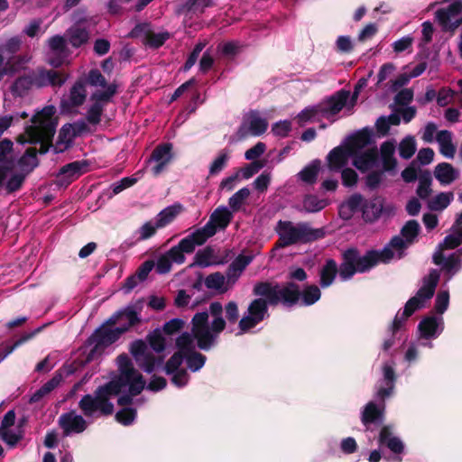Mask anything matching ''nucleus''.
<instances>
[{
	"mask_svg": "<svg viewBox=\"0 0 462 462\" xmlns=\"http://www.w3.org/2000/svg\"><path fill=\"white\" fill-rule=\"evenodd\" d=\"M117 365L118 376L106 385L100 386L95 396L88 394L81 399L79 407L86 416H93L97 412L110 414L114 409L111 398L119 395L118 403L124 405L129 403L134 396L143 390L146 383L142 374L132 366L126 356H118Z\"/></svg>",
	"mask_w": 462,
	"mask_h": 462,
	"instance_id": "obj_1",
	"label": "nucleus"
},
{
	"mask_svg": "<svg viewBox=\"0 0 462 462\" xmlns=\"http://www.w3.org/2000/svg\"><path fill=\"white\" fill-rule=\"evenodd\" d=\"M254 293L265 297L266 300L256 299L250 303L239 321L242 333L249 331L264 319L267 315L266 301L271 304L282 302L288 306L300 301L302 305L310 306L317 302L321 296L320 290L316 285L307 286L300 292L299 287L293 282H288L286 285L260 283L254 287Z\"/></svg>",
	"mask_w": 462,
	"mask_h": 462,
	"instance_id": "obj_2",
	"label": "nucleus"
},
{
	"mask_svg": "<svg viewBox=\"0 0 462 462\" xmlns=\"http://www.w3.org/2000/svg\"><path fill=\"white\" fill-rule=\"evenodd\" d=\"M420 226L417 221L410 220L402 227L400 236L393 237L381 251H370L361 256L354 249L344 254V261L339 269V276L346 281L356 273H365L377 263H387L392 260H398L404 254L405 250L417 236Z\"/></svg>",
	"mask_w": 462,
	"mask_h": 462,
	"instance_id": "obj_3",
	"label": "nucleus"
},
{
	"mask_svg": "<svg viewBox=\"0 0 462 462\" xmlns=\"http://www.w3.org/2000/svg\"><path fill=\"white\" fill-rule=\"evenodd\" d=\"M370 143L371 136L365 131L350 136L328 154V168L339 171L352 159L353 165L360 171L373 169L378 163V151L376 147H369Z\"/></svg>",
	"mask_w": 462,
	"mask_h": 462,
	"instance_id": "obj_4",
	"label": "nucleus"
},
{
	"mask_svg": "<svg viewBox=\"0 0 462 462\" xmlns=\"http://www.w3.org/2000/svg\"><path fill=\"white\" fill-rule=\"evenodd\" d=\"M206 357L196 351L194 340L190 334L183 333L176 339V351L166 362L165 373L171 376V382L177 387L185 386L189 375L185 369V363L189 369L197 372L203 367Z\"/></svg>",
	"mask_w": 462,
	"mask_h": 462,
	"instance_id": "obj_5",
	"label": "nucleus"
},
{
	"mask_svg": "<svg viewBox=\"0 0 462 462\" xmlns=\"http://www.w3.org/2000/svg\"><path fill=\"white\" fill-rule=\"evenodd\" d=\"M23 134L18 137L21 143L40 144L39 152L45 153L51 143L58 125L56 108L47 106L38 112L32 119Z\"/></svg>",
	"mask_w": 462,
	"mask_h": 462,
	"instance_id": "obj_6",
	"label": "nucleus"
},
{
	"mask_svg": "<svg viewBox=\"0 0 462 462\" xmlns=\"http://www.w3.org/2000/svg\"><path fill=\"white\" fill-rule=\"evenodd\" d=\"M209 312L213 317L212 321H208L207 312H199L192 319V335L196 338L198 346L208 350L214 344L218 335L224 330L226 321L222 318L223 306L215 301L209 306Z\"/></svg>",
	"mask_w": 462,
	"mask_h": 462,
	"instance_id": "obj_7",
	"label": "nucleus"
},
{
	"mask_svg": "<svg viewBox=\"0 0 462 462\" xmlns=\"http://www.w3.org/2000/svg\"><path fill=\"white\" fill-rule=\"evenodd\" d=\"M383 379L380 381L377 391L376 398L380 400L379 402L374 401L369 402L362 411L361 420L364 425L377 422L383 417L384 403L383 400L392 395L394 388L395 373L393 363L387 362L383 365Z\"/></svg>",
	"mask_w": 462,
	"mask_h": 462,
	"instance_id": "obj_8",
	"label": "nucleus"
},
{
	"mask_svg": "<svg viewBox=\"0 0 462 462\" xmlns=\"http://www.w3.org/2000/svg\"><path fill=\"white\" fill-rule=\"evenodd\" d=\"M462 244V214L453 226L451 233L448 235L443 243H441L438 250L433 255V261L436 264L442 265L443 271L447 273V281L459 270L460 262L458 257L454 254L448 258L443 255L444 249H454Z\"/></svg>",
	"mask_w": 462,
	"mask_h": 462,
	"instance_id": "obj_9",
	"label": "nucleus"
},
{
	"mask_svg": "<svg viewBox=\"0 0 462 462\" xmlns=\"http://www.w3.org/2000/svg\"><path fill=\"white\" fill-rule=\"evenodd\" d=\"M439 280L438 271L432 270L422 281V285L414 297L410 299L405 305L404 310L396 315L393 321L394 328H398L402 320L410 317L415 310L425 306L426 302L433 296L436 286Z\"/></svg>",
	"mask_w": 462,
	"mask_h": 462,
	"instance_id": "obj_10",
	"label": "nucleus"
},
{
	"mask_svg": "<svg viewBox=\"0 0 462 462\" xmlns=\"http://www.w3.org/2000/svg\"><path fill=\"white\" fill-rule=\"evenodd\" d=\"M279 235L277 247L288 246L299 242H308L319 237V230L311 229L305 223L279 221L276 226Z\"/></svg>",
	"mask_w": 462,
	"mask_h": 462,
	"instance_id": "obj_11",
	"label": "nucleus"
},
{
	"mask_svg": "<svg viewBox=\"0 0 462 462\" xmlns=\"http://www.w3.org/2000/svg\"><path fill=\"white\" fill-rule=\"evenodd\" d=\"M65 81L61 76L53 70H39L34 78L21 77L12 86V92L15 96H23L32 86L43 87L47 85L60 86Z\"/></svg>",
	"mask_w": 462,
	"mask_h": 462,
	"instance_id": "obj_12",
	"label": "nucleus"
},
{
	"mask_svg": "<svg viewBox=\"0 0 462 462\" xmlns=\"http://www.w3.org/2000/svg\"><path fill=\"white\" fill-rule=\"evenodd\" d=\"M124 333V328L120 329L113 325L110 319L95 331L88 341V346L91 347L88 360L94 357L96 352H99L104 346L111 345L116 341Z\"/></svg>",
	"mask_w": 462,
	"mask_h": 462,
	"instance_id": "obj_13",
	"label": "nucleus"
},
{
	"mask_svg": "<svg viewBox=\"0 0 462 462\" xmlns=\"http://www.w3.org/2000/svg\"><path fill=\"white\" fill-rule=\"evenodd\" d=\"M355 105V100L350 98V93L348 91L341 90L329 99L321 103L319 106V111L320 112L321 118H326L330 122H334L335 116L343 108H346L350 112Z\"/></svg>",
	"mask_w": 462,
	"mask_h": 462,
	"instance_id": "obj_14",
	"label": "nucleus"
},
{
	"mask_svg": "<svg viewBox=\"0 0 462 462\" xmlns=\"http://www.w3.org/2000/svg\"><path fill=\"white\" fill-rule=\"evenodd\" d=\"M130 350L137 365L146 373H152L162 363V359L154 357L149 346L142 340L134 341Z\"/></svg>",
	"mask_w": 462,
	"mask_h": 462,
	"instance_id": "obj_15",
	"label": "nucleus"
},
{
	"mask_svg": "<svg viewBox=\"0 0 462 462\" xmlns=\"http://www.w3.org/2000/svg\"><path fill=\"white\" fill-rule=\"evenodd\" d=\"M444 329V319L442 316H427L418 326L419 339L427 340L421 343L422 346L433 347L432 339L437 338Z\"/></svg>",
	"mask_w": 462,
	"mask_h": 462,
	"instance_id": "obj_16",
	"label": "nucleus"
},
{
	"mask_svg": "<svg viewBox=\"0 0 462 462\" xmlns=\"http://www.w3.org/2000/svg\"><path fill=\"white\" fill-rule=\"evenodd\" d=\"M267 127L266 119L262 117L258 112L251 111L245 116L237 134L240 139L246 135L259 136L267 130Z\"/></svg>",
	"mask_w": 462,
	"mask_h": 462,
	"instance_id": "obj_17",
	"label": "nucleus"
},
{
	"mask_svg": "<svg viewBox=\"0 0 462 462\" xmlns=\"http://www.w3.org/2000/svg\"><path fill=\"white\" fill-rule=\"evenodd\" d=\"M69 50L66 48V42L60 36H54L49 40V52L47 60L52 67L58 68L69 63Z\"/></svg>",
	"mask_w": 462,
	"mask_h": 462,
	"instance_id": "obj_18",
	"label": "nucleus"
},
{
	"mask_svg": "<svg viewBox=\"0 0 462 462\" xmlns=\"http://www.w3.org/2000/svg\"><path fill=\"white\" fill-rule=\"evenodd\" d=\"M436 18L446 30H452L462 23V3L457 1L447 9H440L436 13Z\"/></svg>",
	"mask_w": 462,
	"mask_h": 462,
	"instance_id": "obj_19",
	"label": "nucleus"
},
{
	"mask_svg": "<svg viewBox=\"0 0 462 462\" xmlns=\"http://www.w3.org/2000/svg\"><path fill=\"white\" fill-rule=\"evenodd\" d=\"M379 444L386 446L393 454L389 460L400 462L402 461V453L404 450V444L400 438L395 436L390 427L384 426L379 433Z\"/></svg>",
	"mask_w": 462,
	"mask_h": 462,
	"instance_id": "obj_20",
	"label": "nucleus"
},
{
	"mask_svg": "<svg viewBox=\"0 0 462 462\" xmlns=\"http://www.w3.org/2000/svg\"><path fill=\"white\" fill-rule=\"evenodd\" d=\"M15 414L9 411L4 417L0 427V436L7 445L14 447L22 438L20 426L14 425Z\"/></svg>",
	"mask_w": 462,
	"mask_h": 462,
	"instance_id": "obj_21",
	"label": "nucleus"
},
{
	"mask_svg": "<svg viewBox=\"0 0 462 462\" xmlns=\"http://www.w3.org/2000/svg\"><path fill=\"white\" fill-rule=\"evenodd\" d=\"M88 82L97 89L93 93L92 98L97 100H109L116 93V86L106 84L105 78L97 69H93L88 76Z\"/></svg>",
	"mask_w": 462,
	"mask_h": 462,
	"instance_id": "obj_22",
	"label": "nucleus"
},
{
	"mask_svg": "<svg viewBox=\"0 0 462 462\" xmlns=\"http://www.w3.org/2000/svg\"><path fill=\"white\" fill-rule=\"evenodd\" d=\"M141 311V307L136 305H130L122 310H119L113 315L109 319L110 322L117 326L120 329L124 328V333L127 331L132 326L138 322V315Z\"/></svg>",
	"mask_w": 462,
	"mask_h": 462,
	"instance_id": "obj_23",
	"label": "nucleus"
},
{
	"mask_svg": "<svg viewBox=\"0 0 462 462\" xmlns=\"http://www.w3.org/2000/svg\"><path fill=\"white\" fill-rule=\"evenodd\" d=\"M212 236H214V231L208 226H203L181 239L178 245L185 254H190L196 246L201 245Z\"/></svg>",
	"mask_w": 462,
	"mask_h": 462,
	"instance_id": "obj_24",
	"label": "nucleus"
},
{
	"mask_svg": "<svg viewBox=\"0 0 462 462\" xmlns=\"http://www.w3.org/2000/svg\"><path fill=\"white\" fill-rule=\"evenodd\" d=\"M59 424L66 436L80 433L87 428L86 420L75 411L62 414L59 419Z\"/></svg>",
	"mask_w": 462,
	"mask_h": 462,
	"instance_id": "obj_25",
	"label": "nucleus"
},
{
	"mask_svg": "<svg viewBox=\"0 0 462 462\" xmlns=\"http://www.w3.org/2000/svg\"><path fill=\"white\" fill-rule=\"evenodd\" d=\"M87 170L85 162H73L62 167L57 175V182L60 186L66 187L71 181L79 178Z\"/></svg>",
	"mask_w": 462,
	"mask_h": 462,
	"instance_id": "obj_26",
	"label": "nucleus"
},
{
	"mask_svg": "<svg viewBox=\"0 0 462 462\" xmlns=\"http://www.w3.org/2000/svg\"><path fill=\"white\" fill-rule=\"evenodd\" d=\"M171 144H163L162 146L157 147L153 152L152 157V162L153 166L152 167V171L153 175L157 176L161 172H162L165 167L171 161Z\"/></svg>",
	"mask_w": 462,
	"mask_h": 462,
	"instance_id": "obj_27",
	"label": "nucleus"
},
{
	"mask_svg": "<svg viewBox=\"0 0 462 462\" xmlns=\"http://www.w3.org/2000/svg\"><path fill=\"white\" fill-rule=\"evenodd\" d=\"M87 96L85 85L83 82H77L71 88L68 98L61 101V108L64 112H71L73 107L81 105Z\"/></svg>",
	"mask_w": 462,
	"mask_h": 462,
	"instance_id": "obj_28",
	"label": "nucleus"
},
{
	"mask_svg": "<svg viewBox=\"0 0 462 462\" xmlns=\"http://www.w3.org/2000/svg\"><path fill=\"white\" fill-rule=\"evenodd\" d=\"M79 132V127L77 125L68 124L63 125L59 133L58 140L54 146L55 152H61L66 150Z\"/></svg>",
	"mask_w": 462,
	"mask_h": 462,
	"instance_id": "obj_29",
	"label": "nucleus"
},
{
	"mask_svg": "<svg viewBox=\"0 0 462 462\" xmlns=\"http://www.w3.org/2000/svg\"><path fill=\"white\" fill-rule=\"evenodd\" d=\"M232 219V213L225 207L217 208L210 216L209 221L204 226H208L216 234L217 229H224Z\"/></svg>",
	"mask_w": 462,
	"mask_h": 462,
	"instance_id": "obj_30",
	"label": "nucleus"
},
{
	"mask_svg": "<svg viewBox=\"0 0 462 462\" xmlns=\"http://www.w3.org/2000/svg\"><path fill=\"white\" fill-rule=\"evenodd\" d=\"M383 210V199L381 198H374L369 200H364L361 205L362 216L365 221H374L379 217Z\"/></svg>",
	"mask_w": 462,
	"mask_h": 462,
	"instance_id": "obj_31",
	"label": "nucleus"
},
{
	"mask_svg": "<svg viewBox=\"0 0 462 462\" xmlns=\"http://www.w3.org/2000/svg\"><path fill=\"white\" fill-rule=\"evenodd\" d=\"M13 143L7 139L0 142V171H5L7 175L12 176L13 173Z\"/></svg>",
	"mask_w": 462,
	"mask_h": 462,
	"instance_id": "obj_32",
	"label": "nucleus"
},
{
	"mask_svg": "<svg viewBox=\"0 0 462 462\" xmlns=\"http://www.w3.org/2000/svg\"><path fill=\"white\" fill-rule=\"evenodd\" d=\"M20 46V40L17 38L10 39L5 45L0 47V67L10 59H15L14 68L18 69L23 63V60L20 57H11L10 55L15 52Z\"/></svg>",
	"mask_w": 462,
	"mask_h": 462,
	"instance_id": "obj_33",
	"label": "nucleus"
},
{
	"mask_svg": "<svg viewBox=\"0 0 462 462\" xmlns=\"http://www.w3.org/2000/svg\"><path fill=\"white\" fill-rule=\"evenodd\" d=\"M205 284L208 289L222 293L231 289L235 283H230L229 275L227 273L226 276H225L220 273H215L206 278Z\"/></svg>",
	"mask_w": 462,
	"mask_h": 462,
	"instance_id": "obj_34",
	"label": "nucleus"
},
{
	"mask_svg": "<svg viewBox=\"0 0 462 462\" xmlns=\"http://www.w3.org/2000/svg\"><path fill=\"white\" fill-rule=\"evenodd\" d=\"M363 204V198L361 195L354 194L345 202H343L339 208V215L344 219H350L356 212L361 210V205Z\"/></svg>",
	"mask_w": 462,
	"mask_h": 462,
	"instance_id": "obj_35",
	"label": "nucleus"
},
{
	"mask_svg": "<svg viewBox=\"0 0 462 462\" xmlns=\"http://www.w3.org/2000/svg\"><path fill=\"white\" fill-rule=\"evenodd\" d=\"M253 260L252 255H238L230 264L227 274L229 275L230 283H236L245 268Z\"/></svg>",
	"mask_w": 462,
	"mask_h": 462,
	"instance_id": "obj_36",
	"label": "nucleus"
},
{
	"mask_svg": "<svg viewBox=\"0 0 462 462\" xmlns=\"http://www.w3.org/2000/svg\"><path fill=\"white\" fill-rule=\"evenodd\" d=\"M436 140L439 145V152L446 158L451 159L456 153V147L452 143V134L447 130L439 131Z\"/></svg>",
	"mask_w": 462,
	"mask_h": 462,
	"instance_id": "obj_37",
	"label": "nucleus"
},
{
	"mask_svg": "<svg viewBox=\"0 0 462 462\" xmlns=\"http://www.w3.org/2000/svg\"><path fill=\"white\" fill-rule=\"evenodd\" d=\"M396 143L393 141L384 142L380 148L381 162L385 171L393 170L396 165V160L393 157Z\"/></svg>",
	"mask_w": 462,
	"mask_h": 462,
	"instance_id": "obj_38",
	"label": "nucleus"
},
{
	"mask_svg": "<svg viewBox=\"0 0 462 462\" xmlns=\"http://www.w3.org/2000/svg\"><path fill=\"white\" fill-rule=\"evenodd\" d=\"M434 175L442 185H448L457 178V172L449 163L442 162L436 166Z\"/></svg>",
	"mask_w": 462,
	"mask_h": 462,
	"instance_id": "obj_39",
	"label": "nucleus"
},
{
	"mask_svg": "<svg viewBox=\"0 0 462 462\" xmlns=\"http://www.w3.org/2000/svg\"><path fill=\"white\" fill-rule=\"evenodd\" d=\"M182 207L180 204H174L162 210L156 217L157 226L164 227L171 223L180 213Z\"/></svg>",
	"mask_w": 462,
	"mask_h": 462,
	"instance_id": "obj_40",
	"label": "nucleus"
},
{
	"mask_svg": "<svg viewBox=\"0 0 462 462\" xmlns=\"http://www.w3.org/2000/svg\"><path fill=\"white\" fill-rule=\"evenodd\" d=\"M322 167L320 161L316 160L307 165L303 170H301L298 173V176L305 183L313 184L316 182L317 177Z\"/></svg>",
	"mask_w": 462,
	"mask_h": 462,
	"instance_id": "obj_41",
	"label": "nucleus"
},
{
	"mask_svg": "<svg viewBox=\"0 0 462 462\" xmlns=\"http://www.w3.org/2000/svg\"><path fill=\"white\" fill-rule=\"evenodd\" d=\"M230 157L231 151L229 149L221 150L210 163L209 175L214 176L221 172L226 166Z\"/></svg>",
	"mask_w": 462,
	"mask_h": 462,
	"instance_id": "obj_42",
	"label": "nucleus"
},
{
	"mask_svg": "<svg viewBox=\"0 0 462 462\" xmlns=\"http://www.w3.org/2000/svg\"><path fill=\"white\" fill-rule=\"evenodd\" d=\"M337 266L335 261L328 260L320 271V283L322 287L329 286L336 276Z\"/></svg>",
	"mask_w": 462,
	"mask_h": 462,
	"instance_id": "obj_43",
	"label": "nucleus"
},
{
	"mask_svg": "<svg viewBox=\"0 0 462 462\" xmlns=\"http://www.w3.org/2000/svg\"><path fill=\"white\" fill-rule=\"evenodd\" d=\"M217 261L214 254V250L211 248H204L203 250L199 251L196 254L194 264L207 267L212 264L217 263Z\"/></svg>",
	"mask_w": 462,
	"mask_h": 462,
	"instance_id": "obj_44",
	"label": "nucleus"
},
{
	"mask_svg": "<svg viewBox=\"0 0 462 462\" xmlns=\"http://www.w3.org/2000/svg\"><path fill=\"white\" fill-rule=\"evenodd\" d=\"M62 380L61 374H55L50 381H48L41 389L35 392L31 397V402H37L45 394L51 393L57 387Z\"/></svg>",
	"mask_w": 462,
	"mask_h": 462,
	"instance_id": "obj_45",
	"label": "nucleus"
},
{
	"mask_svg": "<svg viewBox=\"0 0 462 462\" xmlns=\"http://www.w3.org/2000/svg\"><path fill=\"white\" fill-rule=\"evenodd\" d=\"M68 37L74 47H79L88 41V33L85 29L73 26L69 30Z\"/></svg>",
	"mask_w": 462,
	"mask_h": 462,
	"instance_id": "obj_46",
	"label": "nucleus"
},
{
	"mask_svg": "<svg viewBox=\"0 0 462 462\" xmlns=\"http://www.w3.org/2000/svg\"><path fill=\"white\" fill-rule=\"evenodd\" d=\"M452 199L451 192L439 193L430 201V208L433 210H442L449 205Z\"/></svg>",
	"mask_w": 462,
	"mask_h": 462,
	"instance_id": "obj_47",
	"label": "nucleus"
},
{
	"mask_svg": "<svg viewBox=\"0 0 462 462\" xmlns=\"http://www.w3.org/2000/svg\"><path fill=\"white\" fill-rule=\"evenodd\" d=\"M321 118L319 106L315 107H309L301 111L298 116L297 121L300 125H303L308 122L318 121Z\"/></svg>",
	"mask_w": 462,
	"mask_h": 462,
	"instance_id": "obj_48",
	"label": "nucleus"
},
{
	"mask_svg": "<svg viewBox=\"0 0 462 462\" xmlns=\"http://www.w3.org/2000/svg\"><path fill=\"white\" fill-rule=\"evenodd\" d=\"M328 205L326 199H320L316 196L310 195L305 197L303 200V208L308 212H317L323 209Z\"/></svg>",
	"mask_w": 462,
	"mask_h": 462,
	"instance_id": "obj_49",
	"label": "nucleus"
},
{
	"mask_svg": "<svg viewBox=\"0 0 462 462\" xmlns=\"http://www.w3.org/2000/svg\"><path fill=\"white\" fill-rule=\"evenodd\" d=\"M400 155L404 159L411 158L416 151V143L413 137H405L399 145Z\"/></svg>",
	"mask_w": 462,
	"mask_h": 462,
	"instance_id": "obj_50",
	"label": "nucleus"
},
{
	"mask_svg": "<svg viewBox=\"0 0 462 462\" xmlns=\"http://www.w3.org/2000/svg\"><path fill=\"white\" fill-rule=\"evenodd\" d=\"M150 347L156 353H161L165 349V338L160 331H153L148 337Z\"/></svg>",
	"mask_w": 462,
	"mask_h": 462,
	"instance_id": "obj_51",
	"label": "nucleus"
},
{
	"mask_svg": "<svg viewBox=\"0 0 462 462\" xmlns=\"http://www.w3.org/2000/svg\"><path fill=\"white\" fill-rule=\"evenodd\" d=\"M36 152L37 150L35 148L27 149L25 154L20 161V164L23 170L30 171L37 165Z\"/></svg>",
	"mask_w": 462,
	"mask_h": 462,
	"instance_id": "obj_52",
	"label": "nucleus"
},
{
	"mask_svg": "<svg viewBox=\"0 0 462 462\" xmlns=\"http://www.w3.org/2000/svg\"><path fill=\"white\" fill-rule=\"evenodd\" d=\"M250 190L247 188H243L236 191L230 199H229V206L234 210L236 211L240 208L244 201L249 197Z\"/></svg>",
	"mask_w": 462,
	"mask_h": 462,
	"instance_id": "obj_53",
	"label": "nucleus"
},
{
	"mask_svg": "<svg viewBox=\"0 0 462 462\" xmlns=\"http://www.w3.org/2000/svg\"><path fill=\"white\" fill-rule=\"evenodd\" d=\"M449 304V293L447 290L440 291L435 300V310L439 316L447 310Z\"/></svg>",
	"mask_w": 462,
	"mask_h": 462,
	"instance_id": "obj_54",
	"label": "nucleus"
},
{
	"mask_svg": "<svg viewBox=\"0 0 462 462\" xmlns=\"http://www.w3.org/2000/svg\"><path fill=\"white\" fill-rule=\"evenodd\" d=\"M263 167V163L261 162H253L245 167L240 169L236 174H238V180L245 179L248 180L253 175L257 173Z\"/></svg>",
	"mask_w": 462,
	"mask_h": 462,
	"instance_id": "obj_55",
	"label": "nucleus"
},
{
	"mask_svg": "<svg viewBox=\"0 0 462 462\" xmlns=\"http://www.w3.org/2000/svg\"><path fill=\"white\" fill-rule=\"evenodd\" d=\"M95 102L90 106L88 112V121L92 124H97L99 122L100 116L103 110V105L107 100H97L93 99Z\"/></svg>",
	"mask_w": 462,
	"mask_h": 462,
	"instance_id": "obj_56",
	"label": "nucleus"
},
{
	"mask_svg": "<svg viewBox=\"0 0 462 462\" xmlns=\"http://www.w3.org/2000/svg\"><path fill=\"white\" fill-rule=\"evenodd\" d=\"M431 177L429 172L421 175L419 179V187L417 189V194L421 199H426L430 191Z\"/></svg>",
	"mask_w": 462,
	"mask_h": 462,
	"instance_id": "obj_57",
	"label": "nucleus"
},
{
	"mask_svg": "<svg viewBox=\"0 0 462 462\" xmlns=\"http://www.w3.org/2000/svg\"><path fill=\"white\" fill-rule=\"evenodd\" d=\"M211 4L212 0H189L187 4L188 12L194 14H201Z\"/></svg>",
	"mask_w": 462,
	"mask_h": 462,
	"instance_id": "obj_58",
	"label": "nucleus"
},
{
	"mask_svg": "<svg viewBox=\"0 0 462 462\" xmlns=\"http://www.w3.org/2000/svg\"><path fill=\"white\" fill-rule=\"evenodd\" d=\"M241 46L236 42H227L220 43L217 47L218 51L226 57H234L240 51Z\"/></svg>",
	"mask_w": 462,
	"mask_h": 462,
	"instance_id": "obj_59",
	"label": "nucleus"
},
{
	"mask_svg": "<svg viewBox=\"0 0 462 462\" xmlns=\"http://www.w3.org/2000/svg\"><path fill=\"white\" fill-rule=\"evenodd\" d=\"M138 180H139V177L123 178L119 181L112 184L111 188H112L113 193L115 195L120 193L124 189H125L129 187H132L134 184H135L137 182Z\"/></svg>",
	"mask_w": 462,
	"mask_h": 462,
	"instance_id": "obj_60",
	"label": "nucleus"
},
{
	"mask_svg": "<svg viewBox=\"0 0 462 462\" xmlns=\"http://www.w3.org/2000/svg\"><path fill=\"white\" fill-rule=\"evenodd\" d=\"M420 345L418 343H410L404 350V361L412 364L419 359Z\"/></svg>",
	"mask_w": 462,
	"mask_h": 462,
	"instance_id": "obj_61",
	"label": "nucleus"
},
{
	"mask_svg": "<svg viewBox=\"0 0 462 462\" xmlns=\"http://www.w3.org/2000/svg\"><path fill=\"white\" fill-rule=\"evenodd\" d=\"M266 151V145L264 143L258 142L254 146L248 149L245 152V158L248 161H254L262 156Z\"/></svg>",
	"mask_w": 462,
	"mask_h": 462,
	"instance_id": "obj_62",
	"label": "nucleus"
},
{
	"mask_svg": "<svg viewBox=\"0 0 462 462\" xmlns=\"http://www.w3.org/2000/svg\"><path fill=\"white\" fill-rule=\"evenodd\" d=\"M291 130V123L289 120H282L275 123L272 127L273 134L279 137H285Z\"/></svg>",
	"mask_w": 462,
	"mask_h": 462,
	"instance_id": "obj_63",
	"label": "nucleus"
},
{
	"mask_svg": "<svg viewBox=\"0 0 462 462\" xmlns=\"http://www.w3.org/2000/svg\"><path fill=\"white\" fill-rule=\"evenodd\" d=\"M357 442L352 437H346L341 439L339 443V448L342 453L346 455H351L357 450Z\"/></svg>",
	"mask_w": 462,
	"mask_h": 462,
	"instance_id": "obj_64",
	"label": "nucleus"
}]
</instances>
